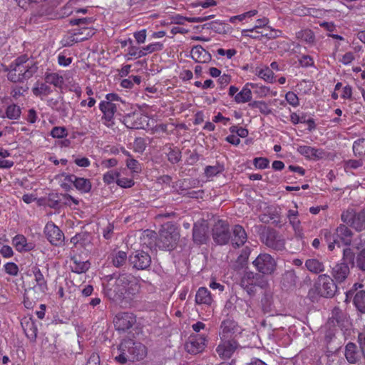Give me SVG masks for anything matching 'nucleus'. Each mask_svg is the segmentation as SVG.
Returning a JSON list of instances; mask_svg holds the SVG:
<instances>
[{"label": "nucleus", "mask_w": 365, "mask_h": 365, "mask_svg": "<svg viewBox=\"0 0 365 365\" xmlns=\"http://www.w3.org/2000/svg\"><path fill=\"white\" fill-rule=\"evenodd\" d=\"M140 290L139 281L130 274H122L113 282H110L104 288L106 296L110 300L131 298Z\"/></svg>", "instance_id": "1"}, {"label": "nucleus", "mask_w": 365, "mask_h": 365, "mask_svg": "<svg viewBox=\"0 0 365 365\" xmlns=\"http://www.w3.org/2000/svg\"><path fill=\"white\" fill-rule=\"evenodd\" d=\"M146 354V347L143 344L134 342L131 339L123 340L112 349L113 357L120 364H124L128 361L142 359Z\"/></svg>", "instance_id": "2"}, {"label": "nucleus", "mask_w": 365, "mask_h": 365, "mask_svg": "<svg viewBox=\"0 0 365 365\" xmlns=\"http://www.w3.org/2000/svg\"><path fill=\"white\" fill-rule=\"evenodd\" d=\"M37 66L32 60L26 56H21L11 64L8 78L13 82H20L32 77Z\"/></svg>", "instance_id": "3"}, {"label": "nucleus", "mask_w": 365, "mask_h": 365, "mask_svg": "<svg viewBox=\"0 0 365 365\" xmlns=\"http://www.w3.org/2000/svg\"><path fill=\"white\" fill-rule=\"evenodd\" d=\"M322 234L328 243V248L331 251L334 249L335 245L338 247H339L341 244L347 245L350 244L351 240V231L346 226L343 225L338 227L336 230V232L334 234L328 230H322Z\"/></svg>", "instance_id": "4"}, {"label": "nucleus", "mask_w": 365, "mask_h": 365, "mask_svg": "<svg viewBox=\"0 0 365 365\" xmlns=\"http://www.w3.org/2000/svg\"><path fill=\"white\" fill-rule=\"evenodd\" d=\"M179 238V232L176 227L170 223H165L160 231L157 245L164 250H173Z\"/></svg>", "instance_id": "5"}, {"label": "nucleus", "mask_w": 365, "mask_h": 365, "mask_svg": "<svg viewBox=\"0 0 365 365\" xmlns=\"http://www.w3.org/2000/svg\"><path fill=\"white\" fill-rule=\"evenodd\" d=\"M148 117L140 110H135L123 117V123L131 129H145L149 125Z\"/></svg>", "instance_id": "6"}, {"label": "nucleus", "mask_w": 365, "mask_h": 365, "mask_svg": "<svg viewBox=\"0 0 365 365\" xmlns=\"http://www.w3.org/2000/svg\"><path fill=\"white\" fill-rule=\"evenodd\" d=\"M314 287L317 294L324 297H332L336 290L333 280L327 274H321L318 277Z\"/></svg>", "instance_id": "7"}, {"label": "nucleus", "mask_w": 365, "mask_h": 365, "mask_svg": "<svg viewBox=\"0 0 365 365\" xmlns=\"http://www.w3.org/2000/svg\"><path fill=\"white\" fill-rule=\"evenodd\" d=\"M254 266L261 273L270 274L276 269V262L274 259L268 254H261L253 262Z\"/></svg>", "instance_id": "8"}, {"label": "nucleus", "mask_w": 365, "mask_h": 365, "mask_svg": "<svg viewBox=\"0 0 365 365\" xmlns=\"http://www.w3.org/2000/svg\"><path fill=\"white\" fill-rule=\"evenodd\" d=\"M120 103H124L121 98L115 93H108L106 96V100L99 104V109L103 113L115 115Z\"/></svg>", "instance_id": "9"}, {"label": "nucleus", "mask_w": 365, "mask_h": 365, "mask_svg": "<svg viewBox=\"0 0 365 365\" xmlns=\"http://www.w3.org/2000/svg\"><path fill=\"white\" fill-rule=\"evenodd\" d=\"M31 272L34 275L35 281V283L32 287V289L38 297H42L45 295L48 290V286L47 282L40 269L37 267H34L31 269Z\"/></svg>", "instance_id": "10"}, {"label": "nucleus", "mask_w": 365, "mask_h": 365, "mask_svg": "<svg viewBox=\"0 0 365 365\" xmlns=\"http://www.w3.org/2000/svg\"><path fill=\"white\" fill-rule=\"evenodd\" d=\"M135 317L132 313L121 312L115 315L113 323L116 329L125 331L135 323Z\"/></svg>", "instance_id": "11"}, {"label": "nucleus", "mask_w": 365, "mask_h": 365, "mask_svg": "<svg viewBox=\"0 0 365 365\" xmlns=\"http://www.w3.org/2000/svg\"><path fill=\"white\" fill-rule=\"evenodd\" d=\"M259 276L252 272H246L243 274L240 280L241 287L245 290L249 295L255 293L258 284Z\"/></svg>", "instance_id": "12"}, {"label": "nucleus", "mask_w": 365, "mask_h": 365, "mask_svg": "<svg viewBox=\"0 0 365 365\" xmlns=\"http://www.w3.org/2000/svg\"><path fill=\"white\" fill-rule=\"evenodd\" d=\"M213 239L220 244H226L230 239L228 225L224 221H218L213 228Z\"/></svg>", "instance_id": "13"}, {"label": "nucleus", "mask_w": 365, "mask_h": 365, "mask_svg": "<svg viewBox=\"0 0 365 365\" xmlns=\"http://www.w3.org/2000/svg\"><path fill=\"white\" fill-rule=\"evenodd\" d=\"M44 233L48 240L54 245H60L64 238L63 233L52 222H49L46 225Z\"/></svg>", "instance_id": "14"}, {"label": "nucleus", "mask_w": 365, "mask_h": 365, "mask_svg": "<svg viewBox=\"0 0 365 365\" xmlns=\"http://www.w3.org/2000/svg\"><path fill=\"white\" fill-rule=\"evenodd\" d=\"M241 328L237 324L231 319L224 320L221 324V338H235L238 334H241Z\"/></svg>", "instance_id": "15"}, {"label": "nucleus", "mask_w": 365, "mask_h": 365, "mask_svg": "<svg viewBox=\"0 0 365 365\" xmlns=\"http://www.w3.org/2000/svg\"><path fill=\"white\" fill-rule=\"evenodd\" d=\"M237 348V342L232 340L222 339V341L217 347V352L222 359L230 358Z\"/></svg>", "instance_id": "16"}, {"label": "nucleus", "mask_w": 365, "mask_h": 365, "mask_svg": "<svg viewBox=\"0 0 365 365\" xmlns=\"http://www.w3.org/2000/svg\"><path fill=\"white\" fill-rule=\"evenodd\" d=\"M130 261L135 268L144 269L150 265L151 259L145 252L136 251L130 256Z\"/></svg>", "instance_id": "17"}, {"label": "nucleus", "mask_w": 365, "mask_h": 365, "mask_svg": "<svg viewBox=\"0 0 365 365\" xmlns=\"http://www.w3.org/2000/svg\"><path fill=\"white\" fill-rule=\"evenodd\" d=\"M349 215L350 213H343L341 215V220L344 222L349 223ZM351 226L357 231H361L365 229V211L351 217Z\"/></svg>", "instance_id": "18"}, {"label": "nucleus", "mask_w": 365, "mask_h": 365, "mask_svg": "<svg viewBox=\"0 0 365 365\" xmlns=\"http://www.w3.org/2000/svg\"><path fill=\"white\" fill-rule=\"evenodd\" d=\"M12 244L15 249L19 252L31 251L35 247L32 242H29L22 235H16L12 240Z\"/></svg>", "instance_id": "19"}, {"label": "nucleus", "mask_w": 365, "mask_h": 365, "mask_svg": "<svg viewBox=\"0 0 365 365\" xmlns=\"http://www.w3.org/2000/svg\"><path fill=\"white\" fill-rule=\"evenodd\" d=\"M191 58L198 63H207L211 60V55L201 46H194L190 51Z\"/></svg>", "instance_id": "20"}, {"label": "nucleus", "mask_w": 365, "mask_h": 365, "mask_svg": "<svg viewBox=\"0 0 365 365\" xmlns=\"http://www.w3.org/2000/svg\"><path fill=\"white\" fill-rule=\"evenodd\" d=\"M205 346V338L199 336L197 338H192L185 345L187 351L191 354H197L201 352Z\"/></svg>", "instance_id": "21"}, {"label": "nucleus", "mask_w": 365, "mask_h": 365, "mask_svg": "<svg viewBox=\"0 0 365 365\" xmlns=\"http://www.w3.org/2000/svg\"><path fill=\"white\" fill-rule=\"evenodd\" d=\"M297 150L301 155L311 160H317L323 156V151L322 150L307 145H300L298 147Z\"/></svg>", "instance_id": "22"}, {"label": "nucleus", "mask_w": 365, "mask_h": 365, "mask_svg": "<svg viewBox=\"0 0 365 365\" xmlns=\"http://www.w3.org/2000/svg\"><path fill=\"white\" fill-rule=\"evenodd\" d=\"M68 179L73 182L75 187L81 192H88L91 189V183L89 180L83 178H77L75 175H68Z\"/></svg>", "instance_id": "23"}, {"label": "nucleus", "mask_w": 365, "mask_h": 365, "mask_svg": "<svg viewBox=\"0 0 365 365\" xmlns=\"http://www.w3.org/2000/svg\"><path fill=\"white\" fill-rule=\"evenodd\" d=\"M251 83H247L242 87V90L235 96V101L237 103H245L250 101L252 98Z\"/></svg>", "instance_id": "24"}, {"label": "nucleus", "mask_w": 365, "mask_h": 365, "mask_svg": "<svg viewBox=\"0 0 365 365\" xmlns=\"http://www.w3.org/2000/svg\"><path fill=\"white\" fill-rule=\"evenodd\" d=\"M349 274V268L345 263L336 264L332 271L334 278L337 282H342Z\"/></svg>", "instance_id": "25"}, {"label": "nucleus", "mask_w": 365, "mask_h": 365, "mask_svg": "<svg viewBox=\"0 0 365 365\" xmlns=\"http://www.w3.org/2000/svg\"><path fill=\"white\" fill-rule=\"evenodd\" d=\"M251 85L252 91L253 90L255 94L258 98H265L268 96H276L277 94V91H273L269 87L261 83H251Z\"/></svg>", "instance_id": "26"}, {"label": "nucleus", "mask_w": 365, "mask_h": 365, "mask_svg": "<svg viewBox=\"0 0 365 365\" xmlns=\"http://www.w3.org/2000/svg\"><path fill=\"white\" fill-rule=\"evenodd\" d=\"M211 293L206 287H200L195 295V302L199 304L211 305L212 303Z\"/></svg>", "instance_id": "27"}, {"label": "nucleus", "mask_w": 365, "mask_h": 365, "mask_svg": "<svg viewBox=\"0 0 365 365\" xmlns=\"http://www.w3.org/2000/svg\"><path fill=\"white\" fill-rule=\"evenodd\" d=\"M247 240V234L240 225H235L233 228L232 244L237 247L243 245Z\"/></svg>", "instance_id": "28"}, {"label": "nucleus", "mask_w": 365, "mask_h": 365, "mask_svg": "<svg viewBox=\"0 0 365 365\" xmlns=\"http://www.w3.org/2000/svg\"><path fill=\"white\" fill-rule=\"evenodd\" d=\"M93 29L91 28H83L78 30V31L74 33L73 39L71 42L66 43L64 45H71L73 42L81 41L91 37L94 34Z\"/></svg>", "instance_id": "29"}, {"label": "nucleus", "mask_w": 365, "mask_h": 365, "mask_svg": "<svg viewBox=\"0 0 365 365\" xmlns=\"http://www.w3.org/2000/svg\"><path fill=\"white\" fill-rule=\"evenodd\" d=\"M193 240L197 244H202L207 240V230L203 225H195L193 227Z\"/></svg>", "instance_id": "30"}, {"label": "nucleus", "mask_w": 365, "mask_h": 365, "mask_svg": "<svg viewBox=\"0 0 365 365\" xmlns=\"http://www.w3.org/2000/svg\"><path fill=\"white\" fill-rule=\"evenodd\" d=\"M51 91L50 86H48L46 83L37 82L32 88L34 95L40 97L41 98L47 96L51 93Z\"/></svg>", "instance_id": "31"}, {"label": "nucleus", "mask_w": 365, "mask_h": 365, "mask_svg": "<svg viewBox=\"0 0 365 365\" xmlns=\"http://www.w3.org/2000/svg\"><path fill=\"white\" fill-rule=\"evenodd\" d=\"M307 269L313 273L317 274L324 270V266L322 262L317 259H309L305 262Z\"/></svg>", "instance_id": "32"}, {"label": "nucleus", "mask_w": 365, "mask_h": 365, "mask_svg": "<svg viewBox=\"0 0 365 365\" xmlns=\"http://www.w3.org/2000/svg\"><path fill=\"white\" fill-rule=\"evenodd\" d=\"M21 113V110L19 106L13 104L10 105L6 108L5 115L0 112V117L1 118H8L9 119L12 120H16L18 119Z\"/></svg>", "instance_id": "33"}, {"label": "nucleus", "mask_w": 365, "mask_h": 365, "mask_svg": "<svg viewBox=\"0 0 365 365\" xmlns=\"http://www.w3.org/2000/svg\"><path fill=\"white\" fill-rule=\"evenodd\" d=\"M345 356L349 363H355L358 359V354L356 351V346L353 343H349L346 346Z\"/></svg>", "instance_id": "34"}, {"label": "nucleus", "mask_w": 365, "mask_h": 365, "mask_svg": "<svg viewBox=\"0 0 365 365\" xmlns=\"http://www.w3.org/2000/svg\"><path fill=\"white\" fill-rule=\"evenodd\" d=\"M143 57L142 47L135 46L133 43L128 48L125 58L127 60L137 59Z\"/></svg>", "instance_id": "35"}, {"label": "nucleus", "mask_w": 365, "mask_h": 365, "mask_svg": "<svg viewBox=\"0 0 365 365\" xmlns=\"http://www.w3.org/2000/svg\"><path fill=\"white\" fill-rule=\"evenodd\" d=\"M257 75L258 77L268 83H272L274 81V73L268 67H263L257 69Z\"/></svg>", "instance_id": "36"}, {"label": "nucleus", "mask_w": 365, "mask_h": 365, "mask_svg": "<svg viewBox=\"0 0 365 365\" xmlns=\"http://www.w3.org/2000/svg\"><path fill=\"white\" fill-rule=\"evenodd\" d=\"M354 304L359 311L365 313V292L359 291L354 297Z\"/></svg>", "instance_id": "37"}, {"label": "nucleus", "mask_w": 365, "mask_h": 365, "mask_svg": "<svg viewBox=\"0 0 365 365\" xmlns=\"http://www.w3.org/2000/svg\"><path fill=\"white\" fill-rule=\"evenodd\" d=\"M72 261L71 267L72 271L76 273L85 272L89 268V263L88 262L77 261L76 258H73Z\"/></svg>", "instance_id": "38"}, {"label": "nucleus", "mask_w": 365, "mask_h": 365, "mask_svg": "<svg viewBox=\"0 0 365 365\" xmlns=\"http://www.w3.org/2000/svg\"><path fill=\"white\" fill-rule=\"evenodd\" d=\"M143 56L155 51H160L163 48V44L160 42L151 43L142 47Z\"/></svg>", "instance_id": "39"}, {"label": "nucleus", "mask_w": 365, "mask_h": 365, "mask_svg": "<svg viewBox=\"0 0 365 365\" xmlns=\"http://www.w3.org/2000/svg\"><path fill=\"white\" fill-rule=\"evenodd\" d=\"M45 81L46 83L52 84L55 86H58L62 83L63 78L58 74L51 73L46 75Z\"/></svg>", "instance_id": "40"}, {"label": "nucleus", "mask_w": 365, "mask_h": 365, "mask_svg": "<svg viewBox=\"0 0 365 365\" xmlns=\"http://www.w3.org/2000/svg\"><path fill=\"white\" fill-rule=\"evenodd\" d=\"M252 107L257 108L260 113L264 115H269L272 113V109L264 101H254L252 103Z\"/></svg>", "instance_id": "41"}, {"label": "nucleus", "mask_w": 365, "mask_h": 365, "mask_svg": "<svg viewBox=\"0 0 365 365\" xmlns=\"http://www.w3.org/2000/svg\"><path fill=\"white\" fill-rule=\"evenodd\" d=\"M119 177V172L117 170H109L106 173L103 175V181L107 184H110L114 182H118V178Z\"/></svg>", "instance_id": "42"}, {"label": "nucleus", "mask_w": 365, "mask_h": 365, "mask_svg": "<svg viewBox=\"0 0 365 365\" xmlns=\"http://www.w3.org/2000/svg\"><path fill=\"white\" fill-rule=\"evenodd\" d=\"M142 240L147 246H152L155 240V233L150 230H145L143 233Z\"/></svg>", "instance_id": "43"}, {"label": "nucleus", "mask_w": 365, "mask_h": 365, "mask_svg": "<svg viewBox=\"0 0 365 365\" xmlns=\"http://www.w3.org/2000/svg\"><path fill=\"white\" fill-rule=\"evenodd\" d=\"M68 132L65 127L56 126L51 130V135L53 138H63L66 137Z\"/></svg>", "instance_id": "44"}, {"label": "nucleus", "mask_w": 365, "mask_h": 365, "mask_svg": "<svg viewBox=\"0 0 365 365\" xmlns=\"http://www.w3.org/2000/svg\"><path fill=\"white\" fill-rule=\"evenodd\" d=\"M127 259V255L125 252L119 251L118 252L113 259V264L115 267L122 266Z\"/></svg>", "instance_id": "45"}, {"label": "nucleus", "mask_w": 365, "mask_h": 365, "mask_svg": "<svg viewBox=\"0 0 365 365\" xmlns=\"http://www.w3.org/2000/svg\"><path fill=\"white\" fill-rule=\"evenodd\" d=\"M217 2L215 0H198L190 4L192 8H196L202 6L204 9H207L211 6H216Z\"/></svg>", "instance_id": "46"}, {"label": "nucleus", "mask_w": 365, "mask_h": 365, "mask_svg": "<svg viewBox=\"0 0 365 365\" xmlns=\"http://www.w3.org/2000/svg\"><path fill=\"white\" fill-rule=\"evenodd\" d=\"M285 99L289 105L294 108L299 105L298 96L292 91H289L285 94Z\"/></svg>", "instance_id": "47"}, {"label": "nucleus", "mask_w": 365, "mask_h": 365, "mask_svg": "<svg viewBox=\"0 0 365 365\" xmlns=\"http://www.w3.org/2000/svg\"><path fill=\"white\" fill-rule=\"evenodd\" d=\"M168 158L169 161L172 163H176L180 160L181 153L178 148H170V151L168 153Z\"/></svg>", "instance_id": "48"}, {"label": "nucleus", "mask_w": 365, "mask_h": 365, "mask_svg": "<svg viewBox=\"0 0 365 365\" xmlns=\"http://www.w3.org/2000/svg\"><path fill=\"white\" fill-rule=\"evenodd\" d=\"M26 334L31 338L36 339L37 334V328L34 322H27L26 327L24 328Z\"/></svg>", "instance_id": "49"}, {"label": "nucleus", "mask_w": 365, "mask_h": 365, "mask_svg": "<svg viewBox=\"0 0 365 365\" xmlns=\"http://www.w3.org/2000/svg\"><path fill=\"white\" fill-rule=\"evenodd\" d=\"M117 184L122 187H131L133 185V180L132 178H128L122 176V173L119 172V177L118 178Z\"/></svg>", "instance_id": "50"}, {"label": "nucleus", "mask_w": 365, "mask_h": 365, "mask_svg": "<svg viewBox=\"0 0 365 365\" xmlns=\"http://www.w3.org/2000/svg\"><path fill=\"white\" fill-rule=\"evenodd\" d=\"M253 164L256 168L262 170L268 168L269 161L266 158H255L253 160Z\"/></svg>", "instance_id": "51"}, {"label": "nucleus", "mask_w": 365, "mask_h": 365, "mask_svg": "<svg viewBox=\"0 0 365 365\" xmlns=\"http://www.w3.org/2000/svg\"><path fill=\"white\" fill-rule=\"evenodd\" d=\"M4 270L11 276H16L19 272V267L14 262H7L4 264Z\"/></svg>", "instance_id": "52"}, {"label": "nucleus", "mask_w": 365, "mask_h": 365, "mask_svg": "<svg viewBox=\"0 0 365 365\" xmlns=\"http://www.w3.org/2000/svg\"><path fill=\"white\" fill-rule=\"evenodd\" d=\"M146 148L145 140L142 138H136L133 142V149L135 152L143 153Z\"/></svg>", "instance_id": "53"}, {"label": "nucleus", "mask_w": 365, "mask_h": 365, "mask_svg": "<svg viewBox=\"0 0 365 365\" xmlns=\"http://www.w3.org/2000/svg\"><path fill=\"white\" fill-rule=\"evenodd\" d=\"M222 171V167L220 166H207L205 173L207 177L210 178L216 175Z\"/></svg>", "instance_id": "54"}, {"label": "nucleus", "mask_w": 365, "mask_h": 365, "mask_svg": "<svg viewBox=\"0 0 365 365\" xmlns=\"http://www.w3.org/2000/svg\"><path fill=\"white\" fill-rule=\"evenodd\" d=\"M217 53L221 56H226L227 59H231L237 53V51L234 48L227 50L218 48L217 50Z\"/></svg>", "instance_id": "55"}, {"label": "nucleus", "mask_w": 365, "mask_h": 365, "mask_svg": "<svg viewBox=\"0 0 365 365\" xmlns=\"http://www.w3.org/2000/svg\"><path fill=\"white\" fill-rule=\"evenodd\" d=\"M299 64L302 67H310L314 66L313 58L308 55H304L299 59Z\"/></svg>", "instance_id": "56"}, {"label": "nucleus", "mask_w": 365, "mask_h": 365, "mask_svg": "<svg viewBox=\"0 0 365 365\" xmlns=\"http://www.w3.org/2000/svg\"><path fill=\"white\" fill-rule=\"evenodd\" d=\"M269 23V19L266 17L259 19L257 20L256 25L253 29H247V30H243L242 32H253L256 29L258 28H262L265 26H267Z\"/></svg>", "instance_id": "57"}, {"label": "nucleus", "mask_w": 365, "mask_h": 365, "mask_svg": "<svg viewBox=\"0 0 365 365\" xmlns=\"http://www.w3.org/2000/svg\"><path fill=\"white\" fill-rule=\"evenodd\" d=\"M133 36L138 43H143L146 40V30L142 29L140 31H136L134 33Z\"/></svg>", "instance_id": "58"}, {"label": "nucleus", "mask_w": 365, "mask_h": 365, "mask_svg": "<svg viewBox=\"0 0 365 365\" xmlns=\"http://www.w3.org/2000/svg\"><path fill=\"white\" fill-rule=\"evenodd\" d=\"M103 123L107 127H112L114 125V115L109 113H103Z\"/></svg>", "instance_id": "59"}, {"label": "nucleus", "mask_w": 365, "mask_h": 365, "mask_svg": "<svg viewBox=\"0 0 365 365\" xmlns=\"http://www.w3.org/2000/svg\"><path fill=\"white\" fill-rule=\"evenodd\" d=\"M0 254L5 258H10L14 255V252L10 246L4 245L0 249Z\"/></svg>", "instance_id": "60"}, {"label": "nucleus", "mask_w": 365, "mask_h": 365, "mask_svg": "<svg viewBox=\"0 0 365 365\" xmlns=\"http://www.w3.org/2000/svg\"><path fill=\"white\" fill-rule=\"evenodd\" d=\"M354 60V55L352 52H346L344 53L341 58L340 59V61L344 65H349Z\"/></svg>", "instance_id": "61"}, {"label": "nucleus", "mask_w": 365, "mask_h": 365, "mask_svg": "<svg viewBox=\"0 0 365 365\" xmlns=\"http://www.w3.org/2000/svg\"><path fill=\"white\" fill-rule=\"evenodd\" d=\"M38 118L36 111L34 108L29 109L28 111L26 120L29 123L33 124V123H35L38 120Z\"/></svg>", "instance_id": "62"}, {"label": "nucleus", "mask_w": 365, "mask_h": 365, "mask_svg": "<svg viewBox=\"0 0 365 365\" xmlns=\"http://www.w3.org/2000/svg\"><path fill=\"white\" fill-rule=\"evenodd\" d=\"M127 167L134 173H138L139 163L135 159H128L126 162Z\"/></svg>", "instance_id": "63"}, {"label": "nucleus", "mask_w": 365, "mask_h": 365, "mask_svg": "<svg viewBox=\"0 0 365 365\" xmlns=\"http://www.w3.org/2000/svg\"><path fill=\"white\" fill-rule=\"evenodd\" d=\"M357 265L361 269L365 270V249L359 253L357 257Z\"/></svg>", "instance_id": "64"}]
</instances>
